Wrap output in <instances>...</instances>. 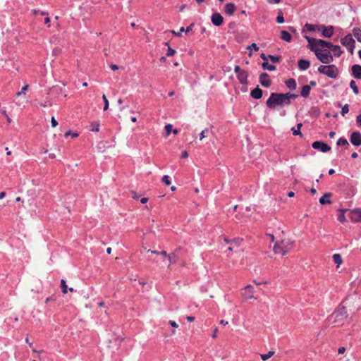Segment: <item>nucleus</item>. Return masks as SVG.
Listing matches in <instances>:
<instances>
[{"mask_svg": "<svg viewBox=\"0 0 361 361\" xmlns=\"http://www.w3.org/2000/svg\"><path fill=\"white\" fill-rule=\"evenodd\" d=\"M348 319L347 310L344 306H339L329 317L328 321L334 324L340 326Z\"/></svg>", "mask_w": 361, "mask_h": 361, "instance_id": "1", "label": "nucleus"}, {"mask_svg": "<svg viewBox=\"0 0 361 361\" xmlns=\"http://www.w3.org/2000/svg\"><path fill=\"white\" fill-rule=\"evenodd\" d=\"M286 97L284 93H271L266 102V105L269 109H275L277 106H288L286 104Z\"/></svg>", "mask_w": 361, "mask_h": 361, "instance_id": "2", "label": "nucleus"}, {"mask_svg": "<svg viewBox=\"0 0 361 361\" xmlns=\"http://www.w3.org/2000/svg\"><path fill=\"white\" fill-rule=\"evenodd\" d=\"M293 246V241L290 239H283L276 243L274 246V251L276 254L285 255Z\"/></svg>", "mask_w": 361, "mask_h": 361, "instance_id": "3", "label": "nucleus"}, {"mask_svg": "<svg viewBox=\"0 0 361 361\" xmlns=\"http://www.w3.org/2000/svg\"><path fill=\"white\" fill-rule=\"evenodd\" d=\"M306 39L308 42V47L312 51V48L314 47L317 49H331L333 44L321 39H314L308 36H305Z\"/></svg>", "mask_w": 361, "mask_h": 361, "instance_id": "4", "label": "nucleus"}, {"mask_svg": "<svg viewBox=\"0 0 361 361\" xmlns=\"http://www.w3.org/2000/svg\"><path fill=\"white\" fill-rule=\"evenodd\" d=\"M312 51L315 54L317 58L323 63L329 64L334 60L333 56L327 49H317L314 47L312 48Z\"/></svg>", "mask_w": 361, "mask_h": 361, "instance_id": "5", "label": "nucleus"}, {"mask_svg": "<svg viewBox=\"0 0 361 361\" xmlns=\"http://www.w3.org/2000/svg\"><path fill=\"white\" fill-rule=\"evenodd\" d=\"M318 71L331 78H336L338 75V69L335 65L320 66Z\"/></svg>", "mask_w": 361, "mask_h": 361, "instance_id": "6", "label": "nucleus"}, {"mask_svg": "<svg viewBox=\"0 0 361 361\" xmlns=\"http://www.w3.org/2000/svg\"><path fill=\"white\" fill-rule=\"evenodd\" d=\"M348 216L352 222H361V208L349 210Z\"/></svg>", "mask_w": 361, "mask_h": 361, "instance_id": "7", "label": "nucleus"}, {"mask_svg": "<svg viewBox=\"0 0 361 361\" xmlns=\"http://www.w3.org/2000/svg\"><path fill=\"white\" fill-rule=\"evenodd\" d=\"M318 30L322 32V35L324 37L329 38L334 35V27L331 25L325 26L324 25H321L318 26Z\"/></svg>", "mask_w": 361, "mask_h": 361, "instance_id": "8", "label": "nucleus"}, {"mask_svg": "<svg viewBox=\"0 0 361 361\" xmlns=\"http://www.w3.org/2000/svg\"><path fill=\"white\" fill-rule=\"evenodd\" d=\"M255 290L251 285H248L243 290L242 296L245 300L255 298L254 296Z\"/></svg>", "mask_w": 361, "mask_h": 361, "instance_id": "9", "label": "nucleus"}, {"mask_svg": "<svg viewBox=\"0 0 361 361\" xmlns=\"http://www.w3.org/2000/svg\"><path fill=\"white\" fill-rule=\"evenodd\" d=\"M312 147L314 149L320 150L322 152H327L331 150V147L322 141L314 142L312 145Z\"/></svg>", "mask_w": 361, "mask_h": 361, "instance_id": "10", "label": "nucleus"}, {"mask_svg": "<svg viewBox=\"0 0 361 361\" xmlns=\"http://www.w3.org/2000/svg\"><path fill=\"white\" fill-rule=\"evenodd\" d=\"M350 142L356 146H360L361 145V133L359 131H354L351 133L350 137Z\"/></svg>", "mask_w": 361, "mask_h": 361, "instance_id": "11", "label": "nucleus"}, {"mask_svg": "<svg viewBox=\"0 0 361 361\" xmlns=\"http://www.w3.org/2000/svg\"><path fill=\"white\" fill-rule=\"evenodd\" d=\"M259 82L264 87H270L271 82L269 75L267 73H262L259 75Z\"/></svg>", "mask_w": 361, "mask_h": 361, "instance_id": "12", "label": "nucleus"}, {"mask_svg": "<svg viewBox=\"0 0 361 361\" xmlns=\"http://www.w3.org/2000/svg\"><path fill=\"white\" fill-rule=\"evenodd\" d=\"M211 20L216 26H220L224 22V18L219 13H214L212 14Z\"/></svg>", "mask_w": 361, "mask_h": 361, "instance_id": "13", "label": "nucleus"}, {"mask_svg": "<svg viewBox=\"0 0 361 361\" xmlns=\"http://www.w3.org/2000/svg\"><path fill=\"white\" fill-rule=\"evenodd\" d=\"M341 43L345 47H350L352 44H355V42L353 39L351 35H347L341 39Z\"/></svg>", "mask_w": 361, "mask_h": 361, "instance_id": "14", "label": "nucleus"}, {"mask_svg": "<svg viewBox=\"0 0 361 361\" xmlns=\"http://www.w3.org/2000/svg\"><path fill=\"white\" fill-rule=\"evenodd\" d=\"M248 73L246 71L242 70L238 75L237 78L239 82L243 85L247 84Z\"/></svg>", "mask_w": 361, "mask_h": 361, "instance_id": "15", "label": "nucleus"}, {"mask_svg": "<svg viewBox=\"0 0 361 361\" xmlns=\"http://www.w3.org/2000/svg\"><path fill=\"white\" fill-rule=\"evenodd\" d=\"M235 10H236V6L233 3H228L225 5L224 12L228 16L233 15Z\"/></svg>", "mask_w": 361, "mask_h": 361, "instance_id": "16", "label": "nucleus"}, {"mask_svg": "<svg viewBox=\"0 0 361 361\" xmlns=\"http://www.w3.org/2000/svg\"><path fill=\"white\" fill-rule=\"evenodd\" d=\"M243 242V239L236 238L231 241L230 246L228 247V250L233 251L235 248L240 247L241 243Z\"/></svg>", "mask_w": 361, "mask_h": 361, "instance_id": "17", "label": "nucleus"}, {"mask_svg": "<svg viewBox=\"0 0 361 361\" xmlns=\"http://www.w3.org/2000/svg\"><path fill=\"white\" fill-rule=\"evenodd\" d=\"M352 74L353 75L357 78L360 79L361 78V66L358 64H355L351 68Z\"/></svg>", "mask_w": 361, "mask_h": 361, "instance_id": "18", "label": "nucleus"}, {"mask_svg": "<svg viewBox=\"0 0 361 361\" xmlns=\"http://www.w3.org/2000/svg\"><path fill=\"white\" fill-rule=\"evenodd\" d=\"M262 94L263 92L259 87L253 89L250 92L251 97L256 99H260L262 97Z\"/></svg>", "mask_w": 361, "mask_h": 361, "instance_id": "19", "label": "nucleus"}, {"mask_svg": "<svg viewBox=\"0 0 361 361\" xmlns=\"http://www.w3.org/2000/svg\"><path fill=\"white\" fill-rule=\"evenodd\" d=\"M310 66V62L305 59H300L298 61V68L302 71L308 69Z\"/></svg>", "mask_w": 361, "mask_h": 361, "instance_id": "20", "label": "nucleus"}, {"mask_svg": "<svg viewBox=\"0 0 361 361\" xmlns=\"http://www.w3.org/2000/svg\"><path fill=\"white\" fill-rule=\"evenodd\" d=\"M166 258L169 259L168 267H169L172 264L176 262L178 258L177 250H175L173 252L169 254Z\"/></svg>", "mask_w": 361, "mask_h": 361, "instance_id": "21", "label": "nucleus"}, {"mask_svg": "<svg viewBox=\"0 0 361 361\" xmlns=\"http://www.w3.org/2000/svg\"><path fill=\"white\" fill-rule=\"evenodd\" d=\"M331 196V193H325L320 199L319 203L321 204H330L331 202L330 200V197Z\"/></svg>", "mask_w": 361, "mask_h": 361, "instance_id": "22", "label": "nucleus"}, {"mask_svg": "<svg viewBox=\"0 0 361 361\" xmlns=\"http://www.w3.org/2000/svg\"><path fill=\"white\" fill-rule=\"evenodd\" d=\"M311 87L310 85H305L302 87L300 94L302 97H307L310 93Z\"/></svg>", "mask_w": 361, "mask_h": 361, "instance_id": "23", "label": "nucleus"}, {"mask_svg": "<svg viewBox=\"0 0 361 361\" xmlns=\"http://www.w3.org/2000/svg\"><path fill=\"white\" fill-rule=\"evenodd\" d=\"M281 38L287 42H290L292 39L291 35L286 30L281 32Z\"/></svg>", "mask_w": 361, "mask_h": 361, "instance_id": "24", "label": "nucleus"}, {"mask_svg": "<svg viewBox=\"0 0 361 361\" xmlns=\"http://www.w3.org/2000/svg\"><path fill=\"white\" fill-rule=\"evenodd\" d=\"M349 211L347 209H339V214L338 215V220L341 222L344 223L346 221V218L345 216V212Z\"/></svg>", "mask_w": 361, "mask_h": 361, "instance_id": "25", "label": "nucleus"}, {"mask_svg": "<svg viewBox=\"0 0 361 361\" xmlns=\"http://www.w3.org/2000/svg\"><path fill=\"white\" fill-rule=\"evenodd\" d=\"M148 252H151L152 254H155V255H161V262H164L165 258L167 257V256L169 255L167 254V252L164 250L163 251H161V252H158V251H156V250H147Z\"/></svg>", "mask_w": 361, "mask_h": 361, "instance_id": "26", "label": "nucleus"}, {"mask_svg": "<svg viewBox=\"0 0 361 361\" xmlns=\"http://www.w3.org/2000/svg\"><path fill=\"white\" fill-rule=\"evenodd\" d=\"M285 83L286 87L290 90H295L296 88V82L293 78L287 80Z\"/></svg>", "mask_w": 361, "mask_h": 361, "instance_id": "27", "label": "nucleus"}, {"mask_svg": "<svg viewBox=\"0 0 361 361\" xmlns=\"http://www.w3.org/2000/svg\"><path fill=\"white\" fill-rule=\"evenodd\" d=\"M331 49L332 50L334 56H340L343 53V51L341 49L340 47L338 45L333 44Z\"/></svg>", "mask_w": 361, "mask_h": 361, "instance_id": "28", "label": "nucleus"}, {"mask_svg": "<svg viewBox=\"0 0 361 361\" xmlns=\"http://www.w3.org/2000/svg\"><path fill=\"white\" fill-rule=\"evenodd\" d=\"M353 36L356 38V39L361 42V30L358 27H355L353 30Z\"/></svg>", "mask_w": 361, "mask_h": 361, "instance_id": "29", "label": "nucleus"}, {"mask_svg": "<svg viewBox=\"0 0 361 361\" xmlns=\"http://www.w3.org/2000/svg\"><path fill=\"white\" fill-rule=\"evenodd\" d=\"M262 66L264 70H268L269 71H274L276 70V66L274 65L269 64L268 61H264Z\"/></svg>", "mask_w": 361, "mask_h": 361, "instance_id": "30", "label": "nucleus"}, {"mask_svg": "<svg viewBox=\"0 0 361 361\" xmlns=\"http://www.w3.org/2000/svg\"><path fill=\"white\" fill-rule=\"evenodd\" d=\"M302 126V123H300L297 125V128H295L294 127L291 128L293 135H300V136L302 135L300 132V128Z\"/></svg>", "mask_w": 361, "mask_h": 361, "instance_id": "31", "label": "nucleus"}, {"mask_svg": "<svg viewBox=\"0 0 361 361\" xmlns=\"http://www.w3.org/2000/svg\"><path fill=\"white\" fill-rule=\"evenodd\" d=\"M332 257L334 263L338 266L342 264L343 259L340 254H334Z\"/></svg>", "mask_w": 361, "mask_h": 361, "instance_id": "32", "label": "nucleus"}, {"mask_svg": "<svg viewBox=\"0 0 361 361\" xmlns=\"http://www.w3.org/2000/svg\"><path fill=\"white\" fill-rule=\"evenodd\" d=\"M284 95H286V97L287 98V99H286V104L287 105H290V99H295L298 97L297 94H292V93H286V94H284Z\"/></svg>", "mask_w": 361, "mask_h": 361, "instance_id": "33", "label": "nucleus"}, {"mask_svg": "<svg viewBox=\"0 0 361 361\" xmlns=\"http://www.w3.org/2000/svg\"><path fill=\"white\" fill-rule=\"evenodd\" d=\"M274 355V351H269L267 354H261L260 357L263 361H266Z\"/></svg>", "mask_w": 361, "mask_h": 361, "instance_id": "34", "label": "nucleus"}, {"mask_svg": "<svg viewBox=\"0 0 361 361\" xmlns=\"http://www.w3.org/2000/svg\"><path fill=\"white\" fill-rule=\"evenodd\" d=\"M350 87H351V89L353 90V92L355 94H359V90H358V87H357V86L356 85L355 81L351 80L350 82Z\"/></svg>", "mask_w": 361, "mask_h": 361, "instance_id": "35", "label": "nucleus"}, {"mask_svg": "<svg viewBox=\"0 0 361 361\" xmlns=\"http://www.w3.org/2000/svg\"><path fill=\"white\" fill-rule=\"evenodd\" d=\"M337 145H338V146H345V145L348 146L349 143H348V140L345 138L341 137L337 141Z\"/></svg>", "mask_w": 361, "mask_h": 361, "instance_id": "36", "label": "nucleus"}, {"mask_svg": "<svg viewBox=\"0 0 361 361\" xmlns=\"http://www.w3.org/2000/svg\"><path fill=\"white\" fill-rule=\"evenodd\" d=\"M61 288L62 293L63 294H66L68 291V287L66 285V282L64 279H61Z\"/></svg>", "mask_w": 361, "mask_h": 361, "instance_id": "37", "label": "nucleus"}, {"mask_svg": "<svg viewBox=\"0 0 361 361\" xmlns=\"http://www.w3.org/2000/svg\"><path fill=\"white\" fill-rule=\"evenodd\" d=\"M34 104L35 106H42V107H47L48 106H51V104L49 102H45L44 103H40L37 100H35L34 102Z\"/></svg>", "mask_w": 361, "mask_h": 361, "instance_id": "38", "label": "nucleus"}, {"mask_svg": "<svg viewBox=\"0 0 361 361\" xmlns=\"http://www.w3.org/2000/svg\"><path fill=\"white\" fill-rule=\"evenodd\" d=\"M209 129L205 128L200 134V140H202L204 138L208 136Z\"/></svg>", "mask_w": 361, "mask_h": 361, "instance_id": "39", "label": "nucleus"}, {"mask_svg": "<svg viewBox=\"0 0 361 361\" xmlns=\"http://www.w3.org/2000/svg\"><path fill=\"white\" fill-rule=\"evenodd\" d=\"M166 44L169 45V43L166 42ZM175 54H176V50L173 49V48L170 47L169 46H168V50H167L166 55L168 56H173Z\"/></svg>", "mask_w": 361, "mask_h": 361, "instance_id": "40", "label": "nucleus"}, {"mask_svg": "<svg viewBox=\"0 0 361 361\" xmlns=\"http://www.w3.org/2000/svg\"><path fill=\"white\" fill-rule=\"evenodd\" d=\"M28 87H29V85H25L24 87H22L20 91H19L16 93V96L19 97L22 94H25V92L28 90Z\"/></svg>", "mask_w": 361, "mask_h": 361, "instance_id": "41", "label": "nucleus"}, {"mask_svg": "<svg viewBox=\"0 0 361 361\" xmlns=\"http://www.w3.org/2000/svg\"><path fill=\"white\" fill-rule=\"evenodd\" d=\"M276 22L278 23H284V18H283V13L281 11H279V15L276 18Z\"/></svg>", "mask_w": 361, "mask_h": 361, "instance_id": "42", "label": "nucleus"}, {"mask_svg": "<svg viewBox=\"0 0 361 361\" xmlns=\"http://www.w3.org/2000/svg\"><path fill=\"white\" fill-rule=\"evenodd\" d=\"M102 99L104 101V110L106 111L109 109V103L105 94H103Z\"/></svg>", "mask_w": 361, "mask_h": 361, "instance_id": "43", "label": "nucleus"}, {"mask_svg": "<svg viewBox=\"0 0 361 361\" xmlns=\"http://www.w3.org/2000/svg\"><path fill=\"white\" fill-rule=\"evenodd\" d=\"M91 126L92 127L91 129L92 131L99 132V123H97V122L92 123L91 124Z\"/></svg>", "mask_w": 361, "mask_h": 361, "instance_id": "44", "label": "nucleus"}, {"mask_svg": "<svg viewBox=\"0 0 361 361\" xmlns=\"http://www.w3.org/2000/svg\"><path fill=\"white\" fill-rule=\"evenodd\" d=\"M349 111L348 104H345L341 109V114L343 116H344Z\"/></svg>", "mask_w": 361, "mask_h": 361, "instance_id": "45", "label": "nucleus"}, {"mask_svg": "<svg viewBox=\"0 0 361 361\" xmlns=\"http://www.w3.org/2000/svg\"><path fill=\"white\" fill-rule=\"evenodd\" d=\"M162 182L166 185H171V181L169 180V176H167V175H164L163 177H162V179H161Z\"/></svg>", "mask_w": 361, "mask_h": 361, "instance_id": "46", "label": "nucleus"}, {"mask_svg": "<svg viewBox=\"0 0 361 361\" xmlns=\"http://www.w3.org/2000/svg\"><path fill=\"white\" fill-rule=\"evenodd\" d=\"M268 58L273 63H278L280 61V57L274 55H268Z\"/></svg>", "mask_w": 361, "mask_h": 361, "instance_id": "47", "label": "nucleus"}, {"mask_svg": "<svg viewBox=\"0 0 361 361\" xmlns=\"http://www.w3.org/2000/svg\"><path fill=\"white\" fill-rule=\"evenodd\" d=\"M184 31H185V28H184L183 27H180V30H179V31H178V32H176V31H174V30H172V31H171V32H172V34H173V35H176V36L180 37V36H181L182 32H184Z\"/></svg>", "mask_w": 361, "mask_h": 361, "instance_id": "48", "label": "nucleus"}, {"mask_svg": "<svg viewBox=\"0 0 361 361\" xmlns=\"http://www.w3.org/2000/svg\"><path fill=\"white\" fill-rule=\"evenodd\" d=\"M172 125L171 124H167L166 126H165V130L166 131V135H169V134L171 133V130H172Z\"/></svg>", "mask_w": 361, "mask_h": 361, "instance_id": "49", "label": "nucleus"}, {"mask_svg": "<svg viewBox=\"0 0 361 361\" xmlns=\"http://www.w3.org/2000/svg\"><path fill=\"white\" fill-rule=\"evenodd\" d=\"M356 125L359 128H361V114L356 117Z\"/></svg>", "mask_w": 361, "mask_h": 361, "instance_id": "50", "label": "nucleus"}, {"mask_svg": "<svg viewBox=\"0 0 361 361\" xmlns=\"http://www.w3.org/2000/svg\"><path fill=\"white\" fill-rule=\"evenodd\" d=\"M248 49H253L255 51H257L259 50V47L255 43H252L251 45L248 46Z\"/></svg>", "mask_w": 361, "mask_h": 361, "instance_id": "51", "label": "nucleus"}, {"mask_svg": "<svg viewBox=\"0 0 361 361\" xmlns=\"http://www.w3.org/2000/svg\"><path fill=\"white\" fill-rule=\"evenodd\" d=\"M33 13H34L35 15H37V14H40V15H42V16L47 15V13L46 12H44V11H39V10H36V9H34V10H33Z\"/></svg>", "mask_w": 361, "mask_h": 361, "instance_id": "52", "label": "nucleus"}, {"mask_svg": "<svg viewBox=\"0 0 361 361\" xmlns=\"http://www.w3.org/2000/svg\"><path fill=\"white\" fill-rule=\"evenodd\" d=\"M51 126H52L53 128H55V127H56V126H57V125H58V122L56 121V120L55 119V118H54V117H52V118H51Z\"/></svg>", "mask_w": 361, "mask_h": 361, "instance_id": "53", "label": "nucleus"}, {"mask_svg": "<svg viewBox=\"0 0 361 361\" xmlns=\"http://www.w3.org/2000/svg\"><path fill=\"white\" fill-rule=\"evenodd\" d=\"M169 323L173 328H178V324L176 322H174V321L170 320L169 322Z\"/></svg>", "mask_w": 361, "mask_h": 361, "instance_id": "54", "label": "nucleus"}, {"mask_svg": "<svg viewBox=\"0 0 361 361\" xmlns=\"http://www.w3.org/2000/svg\"><path fill=\"white\" fill-rule=\"evenodd\" d=\"M306 27L307 28V30L309 31H314V25H310V24H306L305 25Z\"/></svg>", "mask_w": 361, "mask_h": 361, "instance_id": "55", "label": "nucleus"}, {"mask_svg": "<svg viewBox=\"0 0 361 361\" xmlns=\"http://www.w3.org/2000/svg\"><path fill=\"white\" fill-rule=\"evenodd\" d=\"M348 50V51L353 54V51H354V49H355V44H352L351 46L350 47H346Z\"/></svg>", "mask_w": 361, "mask_h": 361, "instance_id": "56", "label": "nucleus"}, {"mask_svg": "<svg viewBox=\"0 0 361 361\" xmlns=\"http://www.w3.org/2000/svg\"><path fill=\"white\" fill-rule=\"evenodd\" d=\"M131 194H132V198H133L134 200H137L139 198L138 194L137 192H135V191H132Z\"/></svg>", "mask_w": 361, "mask_h": 361, "instance_id": "57", "label": "nucleus"}, {"mask_svg": "<svg viewBox=\"0 0 361 361\" xmlns=\"http://www.w3.org/2000/svg\"><path fill=\"white\" fill-rule=\"evenodd\" d=\"M193 26H194V23L190 24V25H189V26H188V27L185 30V32H187V33H188V32H190L192 30Z\"/></svg>", "mask_w": 361, "mask_h": 361, "instance_id": "58", "label": "nucleus"}, {"mask_svg": "<svg viewBox=\"0 0 361 361\" xmlns=\"http://www.w3.org/2000/svg\"><path fill=\"white\" fill-rule=\"evenodd\" d=\"M242 71L239 66H235L234 68V72L237 73V75Z\"/></svg>", "mask_w": 361, "mask_h": 361, "instance_id": "59", "label": "nucleus"}, {"mask_svg": "<svg viewBox=\"0 0 361 361\" xmlns=\"http://www.w3.org/2000/svg\"><path fill=\"white\" fill-rule=\"evenodd\" d=\"M345 351V348L344 347H340L338 350V354H343Z\"/></svg>", "mask_w": 361, "mask_h": 361, "instance_id": "60", "label": "nucleus"}, {"mask_svg": "<svg viewBox=\"0 0 361 361\" xmlns=\"http://www.w3.org/2000/svg\"><path fill=\"white\" fill-rule=\"evenodd\" d=\"M181 158H187L188 157V153L187 151H183L181 153Z\"/></svg>", "mask_w": 361, "mask_h": 361, "instance_id": "61", "label": "nucleus"}, {"mask_svg": "<svg viewBox=\"0 0 361 361\" xmlns=\"http://www.w3.org/2000/svg\"><path fill=\"white\" fill-rule=\"evenodd\" d=\"M260 58L264 60V61H267L268 60V56H267L264 54H261Z\"/></svg>", "mask_w": 361, "mask_h": 361, "instance_id": "62", "label": "nucleus"}, {"mask_svg": "<svg viewBox=\"0 0 361 361\" xmlns=\"http://www.w3.org/2000/svg\"><path fill=\"white\" fill-rule=\"evenodd\" d=\"M44 23L48 25V27H50V18L49 17L47 16L44 18Z\"/></svg>", "mask_w": 361, "mask_h": 361, "instance_id": "63", "label": "nucleus"}, {"mask_svg": "<svg viewBox=\"0 0 361 361\" xmlns=\"http://www.w3.org/2000/svg\"><path fill=\"white\" fill-rule=\"evenodd\" d=\"M110 68H111V70H113V71H116V70H118V66L117 65H116V64H111V65L110 66Z\"/></svg>", "mask_w": 361, "mask_h": 361, "instance_id": "64", "label": "nucleus"}]
</instances>
